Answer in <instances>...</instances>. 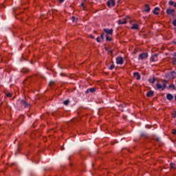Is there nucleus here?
<instances>
[{"label":"nucleus","mask_w":176,"mask_h":176,"mask_svg":"<svg viewBox=\"0 0 176 176\" xmlns=\"http://www.w3.org/2000/svg\"><path fill=\"white\" fill-rule=\"evenodd\" d=\"M168 83V80H164L163 85H161L160 83H157L156 84V87H157V90H164L166 87H167V84Z\"/></svg>","instance_id":"nucleus-1"},{"label":"nucleus","mask_w":176,"mask_h":176,"mask_svg":"<svg viewBox=\"0 0 176 176\" xmlns=\"http://www.w3.org/2000/svg\"><path fill=\"white\" fill-rule=\"evenodd\" d=\"M165 78L167 79H175L176 78V72L175 71L166 73L165 74Z\"/></svg>","instance_id":"nucleus-2"},{"label":"nucleus","mask_w":176,"mask_h":176,"mask_svg":"<svg viewBox=\"0 0 176 176\" xmlns=\"http://www.w3.org/2000/svg\"><path fill=\"white\" fill-rule=\"evenodd\" d=\"M20 104L21 107H23V108H28V109L31 107L30 103L25 100H20Z\"/></svg>","instance_id":"nucleus-3"},{"label":"nucleus","mask_w":176,"mask_h":176,"mask_svg":"<svg viewBox=\"0 0 176 176\" xmlns=\"http://www.w3.org/2000/svg\"><path fill=\"white\" fill-rule=\"evenodd\" d=\"M166 14L173 17V16H175V10L168 8L166 9Z\"/></svg>","instance_id":"nucleus-4"},{"label":"nucleus","mask_w":176,"mask_h":176,"mask_svg":"<svg viewBox=\"0 0 176 176\" xmlns=\"http://www.w3.org/2000/svg\"><path fill=\"white\" fill-rule=\"evenodd\" d=\"M139 58L141 60H145V58H148V53L144 52L139 55Z\"/></svg>","instance_id":"nucleus-5"},{"label":"nucleus","mask_w":176,"mask_h":176,"mask_svg":"<svg viewBox=\"0 0 176 176\" xmlns=\"http://www.w3.org/2000/svg\"><path fill=\"white\" fill-rule=\"evenodd\" d=\"M116 63L122 65L123 64V58L122 56H118L116 58Z\"/></svg>","instance_id":"nucleus-6"},{"label":"nucleus","mask_w":176,"mask_h":176,"mask_svg":"<svg viewBox=\"0 0 176 176\" xmlns=\"http://www.w3.org/2000/svg\"><path fill=\"white\" fill-rule=\"evenodd\" d=\"M104 32H106V34H108L109 35H113V30L112 29H103Z\"/></svg>","instance_id":"nucleus-7"},{"label":"nucleus","mask_w":176,"mask_h":176,"mask_svg":"<svg viewBox=\"0 0 176 176\" xmlns=\"http://www.w3.org/2000/svg\"><path fill=\"white\" fill-rule=\"evenodd\" d=\"M157 56H159V54H155L151 56V58H150V61H152L153 63H155V61H156Z\"/></svg>","instance_id":"nucleus-8"},{"label":"nucleus","mask_w":176,"mask_h":176,"mask_svg":"<svg viewBox=\"0 0 176 176\" xmlns=\"http://www.w3.org/2000/svg\"><path fill=\"white\" fill-rule=\"evenodd\" d=\"M89 93H96V88H89L85 91V94H89Z\"/></svg>","instance_id":"nucleus-9"},{"label":"nucleus","mask_w":176,"mask_h":176,"mask_svg":"<svg viewBox=\"0 0 176 176\" xmlns=\"http://www.w3.org/2000/svg\"><path fill=\"white\" fill-rule=\"evenodd\" d=\"M133 76L137 79V80H140L141 79V75L138 72H134L133 73Z\"/></svg>","instance_id":"nucleus-10"},{"label":"nucleus","mask_w":176,"mask_h":176,"mask_svg":"<svg viewBox=\"0 0 176 176\" xmlns=\"http://www.w3.org/2000/svg\"><path fill=\"white\" fill-rule=\"evenodd\" d=\"M144 10L147 13H149V12H151V8L149 7L148 4H145Z\"/></svg>","instance_id":"nucleus-11"},{"label":"nucleus","mask_w":176,"mask_h":176,"mask_svg":"<svg viewBox=\"0 0 176 176\" xmlns=\"http://www.w3.org/2000/svg\"><path fill=\"white\" fill-rule=\"evenodd\" d=\"M116 3L114 1H107V6H109V8H111V6H115Z\"/></svg>","instance_id":"nucleus-12"},{"label":"nucleus","mask_w":176,"mask_h":176,"mask_svg":"<svg viewBox=\"0 0 176 176\" xmlns=\"http://www.w3.org/2000/svg\"><path fill=\"white\" fill-rule=\"evenodd\" d=\"M159 12H160V8H158V7H157V8H155L154 10H153V13L154 14H159Z\"/></svg>","instance_id":"nucleus-13"},{"label":"nucleus","mask_w":176,"mask_h":176,"mask_svg":"<svg viewBox=\"0 0 176 176\" xmlns=\"http://www.w3.org/2000/svg\"><path fill=\"white\" fill-rule=\"evenodd\" d=\"M166 98L167 100H168L169 101H171V100H173V98H174V96H173V94H168L166 95Z\"/></svg>","instance_id":"nucleus-14"},{"label":"nucleus","mask_w":176,"mask_h":176,"mask_svg":"<svg viewBox=\"0 0 176 176\" xmlns=\"http://www.w3.org/2000/svg\"><path fill=\"white\" fill-rule=\"evenodd\" d=\"M153 94H155V92L153 91H149L147 94H146V96L147 97H153Z\"/></svg>","instance_id":"nucleus-15"},{"label":"nucleus","mask_w":176,"mask_h":176,"mask_svg":"<svg viewBox=\"0 0 176 176\" xmlns=\"http://www.w3.org/2000/svg\"><path fill=\"white\" fill-rule=\"evenodd\" d=\"M168 4L170 6H174V8H176V3L174 2V1H169Z\"/></svg>","instance_id":"nucleus-16"},{"label":"nucleus","mask_w":176,"mask_h":176,"mask_svg":"<svg viewBox=\"0 0 176 176\" xmlns=\"http://www.w3.org/2000/svg\"><path fill=\"white\" fill-rule=\"evenodd\" d=\"M131 30H140V28H138V24H133L131 27Z\"/></svg>","instance_id":"nucleus-17"},{"label":"nucleus","mask_w":176,"mask_h":176,"mask_svg":"<svg viewBox=\"0 0 176 176\" xmlns=\"http://www.w3.org/2000/svg\"><path fill=\"white\" fill-rule=\"evenodd\" d=\"M173 65H176V52L173 54Z\"/></svg>","instance_id":"nucleus-18"},{"label":"nucleus","mask_w":176,"mask_h":176,"mask_svg":"<svg viewBox=\"0 0 176 176\" xmlns=\"http://www.w3.org/2000/svg\"><path fill=\"white\" fill-rule=\"evenodd\" d=\"M148 82H150V83H155V82H156V77H153V78H149L148 79Z\"/></svg>","instance_id":"nucleus-19"},{"label":"nucleus","mask_w":176,"mask_h":176,"mask_svg":"<svg viewBox=\"0 0 176 176\" xmlns=\"http://www.w3.org/2000/svg\"><path fill=\"white\" fill-rule=\"evenodd\" d=\"M127 23V21L126 19H124L123 21L122 20H119L118 21V24H126Z\"/></svg>","instance_id":"nucleus-20"},{"label":"nucleus","mask_w":176,"mask_h":176,"mask_svg":"<svg viewBox=\"0 0 176 176\" xmlns=\"http://www.w3.org/2000/svg\"><path fill=\"white\" fill-rule=\"evenodd\" d=\"M142 137H148V134H146V132H142L140 134V138H142Z\"/></svg>","instance_id":"nucleus-21"},{"label":"nucleus","mask_w":176,"mask_h":176,"mask_svg":"<svg viewBox=\"0 0 176 176\" xmlns=\"http://www.w3.org/2000/svg\"><path fill=\"white\" fill-rule=\"evenodd\" d=\"M170 168H174V169H175V168H176V165H175V164H174V163H173V162H170Z\"/></svg>","instance_id":"nucleus-22"},{"label":"nucleus","mask_w":176,"mask_h":176,"mask_svg":"<svg viewBox=\"0 0 176 176\" xmlns=\"http://www.w3.org/2000/svg\"><path fill=\"white\" fill-rule=\"evenodd\" d=\"M72 20L73 23H78V19L75 18V16H72Z\"/></svg>","instance_id":"nucleus-23"},{"label":"nucleus","mask_w":176,"mask_h":176,"mask_svg":"<svg viewBox=\"0 0 176 176\" xmlns=\"http://www.w3.org/2000/svg\"><path fill=\"white\" fill-rule=\"evenodd\" d=\"M96 41L98 43H101V42H102V40L101 39V37L98 36V37L96 38Z\"/></svg>","instance_id":"nucleus-24"},{"label":"nucleus","mask_w":176,"mask_h":176,"mask_svg":"<svg viewBox=\"0 0 176 176\" xmlns=\"http://www.w3.org/2000/svg\"><path fill=\"white\" fill-rule=\"evenodd\" d=\"M69 100H66L63 102L64 105H69Z\"/></svg>","instance_id":"nucleus-25"},{"label":"nucleus","mask_w":176,"mask_h":176,"mask_svg":"<svg viewBox=\"0 0 176 176\" xmlns=\"http://www.w3.org/2000/svg\"><path fill=\"white\" fill-rule=\"evenodd\" d=\"M169 89H173V90H175L176 89L175 85H174L173 84H171L170 85H169Z\"/></svg>","instance_id":"nucleus-26"},{"label":"nucleus","mask_w":176,"mask_h":176,"mask_svg":"<svg viewBox=\"0 0 176 176\" xmlns=\"http://www.w3.org/2000/svg\"><path fill=\"white\" fill-rule=\"evenodd\" d=\"M106 41H107V42H111V41H112V38H111V37L107 36H106Z\"/></svg>","instance_id":"nucleus-27"},{"label":"nucleus","mask_w":176,"mask_h":176,"mask_svg":"<svg viewBox=\"0 0 176 176\" xmlns=\"http://www.w3.org/2000/svg\"><path fill=\"white\" fill-rule=\"evenodd\" d=\"M113 68H115V65L112 64L111 65H110L109 69H110L111 71H112V69H113Z\"/></svg>","instance_id":"nucleus-28"},{"label":"nucleus","mask_w":176,"mask_h":176,"mask_svg":"<svg viewBox=\"0 0 176 176\" xmlns=\"http://www.w3.org/2000/svg\"><path fill=\"white\" fill-rule=\"evenodd\" d=\"M104 33H102L100 35V39L102 40V41H104Z\"/></svg>","instance_id":"nucleus-29"},{"label":"nucleus","mask_w":176,"mask_h":176,"mask_svg":"<svg viewBox=\"0 0 176 176\" xmlns=\"http://www.w3.org/2000/svg\"><path fill=\"white\" fill-rule=\"evenodd\" d=\"M6 96L8 98H10L12 97V94L11 93H8L6 94Z\"/></svg>","instance_id":"nucleus-30"},{"label":"nucleus","mask_w":176,"mask_h":176,"mask_svg":"<svg viewBox=\"0 0 176 176\" xmlns=\"http://www.w3.org/2000/svg\"><path fill=\"white\" fill-rule=\"evenodd\" d=\"M172 133H173L174 135H176V129H173Z\"/></svg>","instance_id":"nucleus-31"},{"label":"nucleus","mask_w":176,"mask_h":176,"mask_svg":"<svg viewBox=\"0 0 176 176\" xmlns=\"http://www.w3.org/2000/svg\"><path fill=\"white\" fill-rule=\"evenodd\" d=\"M173 24L176 27V19L173 21Z\"/></svg>","instance_id":"nucleus-32"},{"label":"nucleus","mask_w":176,"mask_h":176,"mask_svg":"<svg viewBox=\"0 0 176 176\" xmlns=\"http://www.w3.org/2000/svg\"><path fill=\"white\" fill-rule=\"evenodd\" d=\"M172 115H173V118H176V111L175 113H173Z\"/></svg>","instance_id":"nucleus-33"},{"label":"nucleus","mask_w":176,"mask_h":176,"mask_svg":"<svg viewBox=\"0 0 176 176\" xmlns=\"http://www.w3.org/2000/svg\"><path fill=\"white\" fill-rule=\"evenodd\" d=\"M58 2H60V3H63V2H64V1H65V0H58Z\"/></svg>","instance_id":"nucleus-34"},{"label":"nucleus","mask_w":176,"mask_h":176,"mask_svg":"<svg viewBox=\"0 0 176 176\" xmlns=\"http://www.w3.org/2000/svg\"><path fill=\"white\" fill-rule=\"evenodd\" d=\"M90 38H91V39H94V36L90 35Z\"/></svg>","instance_id":"nucleus-35"},{"label":"nucleus","mask_w":176,"mask_h":176,"mask_svg":"<svg viewBox=\"0 0 176 176\" xmlns=\"http://www.w3.org/2000/svg\"><path fill=\"white\" fill-rule=\"evenodd\" d=\"M81 6H82V8H85V4H84V3H81Z\"/></svg>","instance_id":"nucleus-36"},{"label":"nucleus","mask_w":176,"mask_h":176,"mask_svg":"<svg viewBox=\"0 0 176 176\" xmlns=\"http://www.w3.org/2000/svg\"><path fill=\"white\" fill-rule=\"evenodd\" d=\"M112 53H113V50L110 51V54H112Z\"/></svg>","instance_id":"nucleus-37"},{"label":"nucleus","mask_w":176,"mask_h":176,"mask_svg":"<svg viewBox=\"0 0 176 176\" xmlns=\"http://www.w3.org/2000/svg\"><path fill=\"white\" fill-rule=\"evenodd\" d=\"M53 83H54L53 81H51L50 82V85H52Z\"/></svg>","instance_id":"nucleus-38"},{"label":"nucleus","mask_w":176,"mask_h":176,"mask_svg":"<svg viewBox=\"0 0 176 176\" xmlns=\"http://www.w3.org/2000/svg\"><path fill=\"white\" fill-rule=\"evenodd\" d=\"M157 141L159 142V141H160V139H157Z\"/></svg>","instance_id":"nucleus-39"},{"label":"nucleus","mask_w":176,"mask_h":176,"mask_svg":"<svg viewBox=\"0 0 176 176\" xmlns=\"http://www.w3.org/2000/svg\"><path fill=\"white\" fill-rule=\"evenodd\" d=\"M33 163H36V162H35V161H33Z\"/></svg>","instance_id":"nucleus-40"},{"label":"nucleus","mask_w":176,"mask_h":176,"mask_svg":"<svg viewBox=\"0 0 176 176\" xmlns=\"http://www.w3.org/2000/svg\"><path fill=\"white\" fill-rule=\"evenodd\" d=\"M61 76H63V73L60 74Z\"/></svg>","instance_id":"nucleus-41"},{"label":"nucleus","mask_w":176,"mask_h":176,"mask_svg":"<svg viewBox=\"0 0 176 176\" xmlns=\"http://www.w3.org/2000/svg\"><path fill=\"white\" fill-rule=\"evenodd\" d=\"M106 50L108 51V48H106Z\"/></svg>","instance_id":"nucleus-42"},{"label":"nucleus","mask_w":176,"mask_h":176,"mask_svg":"<svg viewBox=\"0 0 176 176\" xmlns=\"http://www.w3.org/2000/svg\"><path fill=\"white\" fill-rule=\"evenodd\" d=\"M173 43H176V41L173 42Z\"/></svg>","instance_id":"nucleus-43"}]
</instances>
